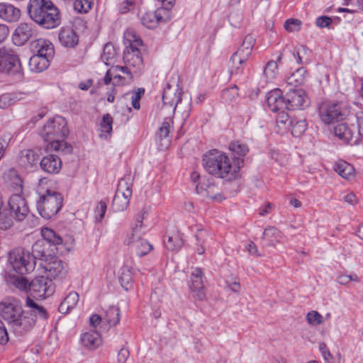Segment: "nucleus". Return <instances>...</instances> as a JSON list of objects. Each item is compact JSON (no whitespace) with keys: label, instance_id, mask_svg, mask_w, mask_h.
<instances>
[{"label":"nucleus","instance_id":"44","mask_svg":"<svg viewBox=\"0 0 363 363\" xmlns=\"http://www.w3.org/2000/svg\"><path fill=\"white\" fill-rule=\"evenodd\" d=\"M129 196L115 194L113 199L112 206L115 211H123L126 209L129 204Z\"/></svg>","mask_w":363,"mask_h":363},{"label":"nucleus","instance_id":"10","mask_svg":"<svg viewBox=\"0 0 363 363\" xmlns=\"http://www.w3.org/2000/svg\"><path fill=\"white\" fill-rule=\"evenodd\" d=\"M0 73L21 78L23 75L21 64L17 55L8 48H0Z\"/></svg>","mask_w":363,"mask_h":363},{"label":"nucleus","instance_id":"63","mask_svg":"<svg viewBox=\"0 0 363 363\" xmlns=\"http://www.w3.org/2000/svg\"><path fill=\"white\" fill-rule=\"evenodd\" d=\"M333 20L330 17L326 16H322L317 18L315 21V25L319 28H325L330 25Z\"/></svg>","mask_w":363,"mask_h":363},{"label":"nucleus","instance_id":"19","mask_svg":"<svg viewBox=\"0 0 363 363\" xmlns=\"http://www.w3.org/2000/svg\"><path fill=\"white\" fill-rule=\"evenodd\" d=\"M40 166L43 172L50 174H55L59 173L62 169V161L58 156L50 154L41 159Z\"/></svg>","mask_w":363,"mask_h":363},{"label":"nucleus","instance_id":"27","mask_svg":"<svg viewBox=\"0 0 363 363\" xmlns=\"http://www.w3.org/2000/svg\"><path fill=\"white\" fill-rule=\"evenodd\" d=\"M262 239L266 240L267 246L275 247L277 243L281 242L283 235L277 228L269 226L264 229Z\"/></svg>","mask_w":363,"mask_h":363},{"label":"nucleus","instance_id":"4","mask_svg":"<svg viewBox=\"0 0 363 363\" xmlns=\"http://www.w3.org/2000/svg\"><path fill=\"white\" fill-rule=\"evenodd\" d=\"M203 165L210 174L226 180L236 179L240 169L238 165L233 164L226 155L216 150L204 155Z\"/></svg>","mask_w":363,"mask_h":363},{"label":"nucleus","instance_id":"9","mask_svg":"<svg viewBox=\"0 0 363 363\" xmlns=\"http://www.w3.org/2000/svg\"><path fill=\"white\" fill-rule=\"evenodd\" d=\"M9 261L13 271L20 275L33 271L36 264L30 252L23 249H15L10 252Z\"/></svg>","mask_w":363,"mask_h":363},{"label":"nucleus","instance_id":"47","mask_svg":"<svg viewBox=\"0 0 363 363\" xmlns=\"http://www.w3.org/2000/svg\"><path fill=\"white\" fill-rule=\"evenodd\" d=\"M290 126L291 127V134L294 137L301 136L307 128L305 120L292 121Z\"/></svg>","mask_w":363,"mask_h":363},{"label":"nucleus","instance_id":"11","mask_svg":"<svg viewBox=\"0 0 363 363\" xmlns=\"http://www.w3.org/2000/svg\"><path fill=\"white\" fill-rule=\"evenodd\" d=\"M347 112L346 106L342 102L325 101L319 106V116L325 124L342 120Z\"/></svg>","mask_w":363,"mask_h":363},{"label":"nucleus","instance_id":"7","mask_svg":"<svg viewBox=\"0 0 363 363\" xmlns=\"http://www.w3.org/2000/svg\"><path fill=\"white\" fill-rule=\"evenodd\" d=\"M11 195L9 198L8 204L14 218L21 221L27 216L29 208L26 199L23 196V181L16 176L11 184Z\"/></svg>","mask_w":363,"mask_h":363},{"label":"nucleus","instance_id":"34","mask_svg":"<svg viewBox=\"0 0 363 363\" xmlns=\"http://www.w3.org/2000/svg\"><path fill=\"white\" fill-rule=\"evenodd\" d=\"M164 244L168 250L174 251L180 249L184 242L182 235L177 231L168 235L167 239L164 240Z\"/></svg>","mask_w":363,"mask_h":363},{"label":"nucleus","instance_id":"42","mask_svg":"<svg viewBox=\"0 0 363 363\" xmlns=\"http://www.w3.org/2000/svg\"><path fill=\"white\" fill-rule=\"evenodd\" d=\"M133 249L139 257H143L148 254L152 250V245L145 239H138Z\"/></svg>","mask_w":363,"mask_h":363},{"label":"nucleus","instance_id":"57","mask_svg":"<svg viewBox=\"0 0 363 363\" xmlns=\"http://www.w3.org/2000/svg\"><path fill=\"white\" fill-rule=\"evenodd\" d=\"M208 233L206 230H199L196 235V238L198 241V243L200 244L201 246L198 247L196 249V252L199 255H203L205 252V248L203 246L204 243L203 238L207 235Z\"/></svg>","mask_w":363,"mask_h":363},{"label":"nucleus","instance_id":"41","mask_svg":"<svg viewBox=\"0 0 363 363\" xmlns=\"http://www.w3.org/2000/svg\"><path fill=\"white\" fill-rule=\"evenodd\" d=\"M116 55L117 52L113 45L111 43H108L104 47L101 58L106 65H108L115 60Z\"/></svg>","mask_w":363,"mask_h":363},{"label":"nucleus","instance_id":"61","mask_svg":"<svg viewBox=\"0 0 363 363\" xmlns=\"http://www.w3.org/2000/svg\"><path fill=\"white\" fill-rule=\"evenodd\" d=\"M230 24L234 27H239L242 20V16L238 12H232L228 16Z\"/></svg>","mask_w":363,"mask_h":363},{"label":"nucleus","instance_id":"26","mask_svg":"<svg viewBox=\"0 0 363 363\" xmlns=\"http://www.w3.org/2000/svg\"><path fill=\"white\" fill-rule=\"evenodd\" d=\"M25 306L28 308L24 312H27L30 313V315L31 317L35 318V320L37 319L46 320L48 318V313L46 309L40 305H38L34 300L28 296L26 299Z\"/></svg>","mask_w":363,"mask_h":363},{"label":"nucleus","instance_id":"56","mask_svg":"<svg viewBox=\"0 0 363 363\" xmlns=\"http://www.w3.org/2000/svg\"><path fill=\"white\" fill-rule=\"evenodd\" d=\"M145 93V89L143 88H138L136 91L132 93L131 95V102L132 106L135 109L140 108V101L142 96Z\"/></svg>","mask_w":363,"mask_h":363},{"label":"nucleus","instance_id":"58","mask_svg":"<svg viewBox=\"0 0 363 363\" xmlns=\"http://www.w3.org/2000/svg\"><path fill=\"white\" fill-rule=\"evenodd\" d=\"M138 239H141L140 232H133L132 230L130 234L127 235L124 240V243L133 248L138 241Z\"/></svg>","mask_w":363,"mask_h":363},{"label":"nucleus","instance_id":"20","mask_svg":"<svg viewBox=\"0 0 363 363\" xmlns=\"http://www.w3.org/2000/svg\"><path fill=\"white\" fill-rule=\"evenodd\" d=\"M285 97L283 98L282 92L279 89H275L267 94V104L269 108L276 112L286 108Z\"/></svg>","mask_w":363,"mask_h":363},{"label":"nucleus","instance_id":"50","mask_svg":"<svg viewBox=\"0 0 363 363\" xmlns=\"http://www.w3.org/2000/svg\"><path fill=\"white\" fill-rule=\"evenodd\" d=\"M292 120L290 119L287 113L282 112L281 113L277 119V125L280 130H286L291 125Z\"/></svg>","mask_w":363,"mask_h":363},{"label":"nucleus","instance_id":"28","mask_svg":"<svg viewBox=\"0 0 363 363\" xmlns=\"http://www.w3.org/2000/svg\"><path fill=\"white\" fill-rule=\"evenodd\" d=\"M40 156L38 152L31 149L23 150L19 153L18 161L21 166L25 168L32 167L36 165L39 161Z\"/></svg>","mask_w":363,"mask_h":363},{"label":"nucleus","instance_id":"49","mask_svg":"<svg viewBox=\"0 0 363 363\" xmlns=\"http://www.w3.org/2000/svg\"><path fill=\"white\" fill-rule=\"evenodd\" d=\"M18 100L14 93H6L0 96V108H7Z\"/></svg>","mask_w":363,"mask_h":363},{"label":"nucleus","instance_id":"53","mask_svg":"<svg viewBox=\"0 0 363 363\" xmlns=\"http://www.w3.org/2000/svg\"><path fill=\"white\" fill-rule=\"evenodd\" d=\"M301 25L302 22L299 19L289 18L285 21L284 27L289 32H296L301 30Z\"/></svg>","mask_w":363,"mask_h":363},{"label":"nucleus","instance_id":"38","mask_svg":"<svg viewBox=\"0 0 363 363\" xmlns=\"http://www.w3.org/2000/svg\"><path fill=\"white\" fill-rule=\"evenodd\" d=\"M41 235L43 241L53 245H59L62 244V238L57 235L53 230L48 228H44L41 230Z\"/></svg>","mask_w":363,"mask_h":363},{"label":"nucleus","instance_id":"45","mask_svg":"<svg viewBox=\"0 0 363 363\" xmlns=\"http://www.w3.org/2000/svg\"><path fill=\"white\" fill-rule=\"evenodd\" d=\"M7 281L21 291L29 289L28 280L21 276H11L7 279Z\"/></svg>","mask_w":363,"mask_h":363},{"label":"nucleus","instance_id":"48","mask_svg":"<svg viewBox=\"0 0 363 363\" xmlns=\"http://www.w3.org/2000/svg\"><path fill=\"white\" fill-rule=\"evenodd\" d=\"M229 149L235 154L238 155V157H243L249 152L248 146L240 141L231 143Z\"/></svg>","mask_w":363,"mask_h":363},{"label":"nucleus","instance_id":"30","mask_svg":"<svg viewBox=\"0 0 363 363\" xmlns=\"http://www.w3.org/2000/svg\"><path fill=\"white\" fill-rule=\"evenodd\" d=\"M51 57H41L40 55H33L29 60L28 66L31 72H41L46 69L50 65Z\"/></svg>","mask_w":363,"mask_h":363},{"label":"nucleus","instance_id":"25","mask_svg":"<svg viewBox=\"0 0 363 363\" xmlns=\"http://www.w3.org/2000/svg\"><path fill=\"white\" fill-rule=\"evenodd\" d=\"M118 281L121 286L128 291L133 286V269L131 264L125 263L120 269Z\"/></svg>","mask_w":363,"mask_h":363},{"label":"nucleus","instance_id":"18","mask_svg":"<svg viewBox=\"0 0 363 363\" xmlns=\"http://www.w3.org/2000/svg\"><path fill=\"white\" fill-rule=\"evenodd\" d=\"M30 49L34 55L52 58L54 55V46L52 43L46 39L39 38L30 43Z\"/></svg>","mask_w":363,"mask_h":363},{"label":"nucleus","instance_id":"54","mask_svg":"<svg viewBox=\"0 0 363 363\" xmlns=\"http://www.w3.org/2000/svg\"><path fill=\"white\" fill-rule=\"evenodd\" d=\"M12 219L6 210L0 211V229L6 230L12 225Z\"/></svg>","mask_w":363,"mask_h":363},{"label":"nucleus","instance_id":"32","mask_svg":"<svg viewBox=\"0 0 363 363\" xmlns=\"http://www.w3.org/2000/svg\"><path fill=\"white\" fill-rule=\"evenodd\" d=\"M162 20L160 11H149L144 13L141 17L142 24L149 29L154 28L157 23Z\"/></svg>","mask_w":363,"mask_h":363},{"label":"nucleus","instance_id":"17","mask_svg":"<svg viewBox=\"0 0 363 363\" xmlns=\"http://www.w3.org/2000/svg\"><path fill=\"white\" fill-rule=\"evenodd\" d=\"M202 270L197 267L191 274L189 288L193 296L197 300L202 301L205 298V293L203 291L204 286L202 280Z\"/></svg>","mask_w":363,"mask_h":363},{"label":"nucleus","instance_id":"16","mask_svg":"<svg viewBox=\"0 0 363 363\" xmlns=\"http://www.w3.org/2000/svg\"><path fill=\"white\" fill-rule=\"evenodd\" d=\"M35 34V26L30 23H21L15 29L12 40L18 46L24 45Z\"/></svg>","mask_w":363,"mask_h":363},{"label":"nucleus","instance_id":"6","mask_svg":"<svg viewBox=\"0 0 363 363\" xmlns=\"http://www.w3.org/2000/svg\"><path fill=\"white\" fill-rule=\"evenodd\" d=\"M39 199L36 202L37 210L45 219L54 217L62 206L63 197L62 194L55 190L43 189L40 186L37 189Z\"/></svg>","mask_w":363,"mask_h":363},{"label":"nucleus","instance_id":"46","mask_svg":"<svg viewBox=\"0 0 363 363\" xmlns=\"http://www.w3.org/2000/svg\"><path fill=\"white\" fill-rule=\"evenodd\" d=\"M93 0H75L73 7L79 13H87L91 9Z\"/></svg>","mask_w":363,"mask_h":363},{"label":"nucleus","instance_id":"2","mask_svg":"<svg viewBox=\"0 0 363 363\" xmlns=\"http://www.w3.org/2000/svg\"><path fill=\"white\" fill-rule=\"evenodd\" d=\"M68 133L67 122L63 117L56 116L48 120L40 131V136L47 143L45 150L71 152L72 147L65 141Z\"/></svg>","mask_w":363,"mask_h":363},{"label":"nucleus","instance_id":"29","mask_svg":"<svg viewBox=\"0 0 363 363\" xmlns=\"http://www.w3.org/2000/svg\"><path fill=\"white\" fill-rule=\"evenodd\" d=\"M81 340L84 347L91 350L99 347L102 342L100 334L94 330L84 333Z\"/></svg>","mask_w":363,"mask_h":363},{"label":"nucleus","instance_id":"40","mask_svg":"<svg viewBox=\"0 0 363 363\" xmlns=\"http://www.w3.org/2000/svg\"><path fill=\"white\" fill-rule=\"evenodd\" d=\"M116 194L129 197L131 196L132 182L129 177H123L119 180Z\"/></svg>","mask_w":363,"mask_h":363},{"label":"nucleus","instance_id":"8","mask_svg":"<svg viewBox=\"0 0 363 363\" xmlns=\"http://www.w3.org/2000/svg\"><path fill=\"white\" fill-rule=\"evenodd\" d=\"M255 40V37L252 34H248L245 37L237 52L230 57V72L231 74H238L241 72V65L245 63L251 55Z\"/></svg>","mask_w":363,"mask_h":363},{"label":"nucleus","instance_id":"3","mask_svg":"<svg viewBox=\"0 0 363 363\" xmlns=\"http://www.w3.org/2000/svg\"><path fill=\"white\" fill-rule=\"evenodd\" d=\"M29 17L45 29H54L60 26V9L51 0H30L27 6Z\"/></svg>","mask_w":363,"mask_h":363},{"label":"nucleus","instance_id":"52","mask_svg":"<svg viewBox=\"0 0 363 363\" xmlns=\"http://www.w3.org/2000/svg\"><path fill=\"white\" fill-rule=\"evenodd\" d=\"M307 322L313 326H317L324 322L323 317L316 311H312L306 315Z\"/></svg>","mask_w":363,"mask_h":363},{"label":"nucleus","instance_id":"64","mask_svg":"<svg viewBox=\"0 0 363 363\" xmlns=\"http://www.w3.org/2000/svg\"><path fill=\"white\" fill-rule=\"evenodd\" d=\"M130 355L129 351L126 348H121L117 356V361L118 363H125Z\"/></svg>","mask_w":363,"mask_h":363},{"label":"nucleus","instance_id":"35","mask_svg":"<svg viewBox=\"0 0 363 363\" xmlns=\"http://www.w3.org/2000/svg\"><path fill=\"white\" fill-rule=\"evenodd\" d=\"M216 186L213 183H211L208 180L199 182L196 186V191L198 194L207 198H216L215 190Z\"/></svg>","mask_w":363,"mask_h":363},{"label":"nucleus","instance_id":"43","mask_svg":"<svg viewBox=\"0 0 363 363\" xmlns=\"http://www.w3.org/2000/svg\"><path fill=\"white\" fill-rule=\"evenodd\" d=\"M30 255L33 257L34 262H36V259L44 260L46 257L45 247L43 240H37L32 246V252Z\"/></svg>","mask_w":363,"mask_h":363},{"label":"nucleus","instance_id":"13","mask_svg":"<svg viewBox=\"0 0 363 363\" xmlns=\"http://www.w3.org/2000/svg\"><path fill=\"white\" fill-rule=\"evenodd\" d=\"M29 291L37 298H45L54 291L51 280L44 276L33 279L29 284Z\"/></svg>","mask_w":363,"mask_h":363},{"label":"nucleus","instance_id":"37","mask_svg":"<svg viewBox=\"0 0 363 363\" xmlns=\"http://www.w3.org/2000/svg\"><path fill=\"white\" fill-rule=\"evenodd\" d=\"M282 54L277 57V61L271 60L267 62L264 69V75L267 82H272L278 74V62L281 60Z\"/></svg>","mask_w":363,"mask_h":363},{"label":"nucleus","instance_id":"51","mask_svg":"<svg viewBox=\"0 0 363 363\" xmlns=\"http://www.w3.org/2000/svg\"><path fill=\"white\" fill-rule=\"evenodd\" d=\"M113 118L109 113L104 114L100 123L101 133H106L111 135L112 132Z\"/></svg>","mask_w":363,"mask_h":363},{"label":"nucleus","instance_id":"39","mask_svg":"<svg viewBox=\"0 0 363 363\" xmlns=\"http://www.w3.org/2000/svg\"><path fill=\"white\" fill-rule=\"evenodd\" d=\"M105 321L110 326L116 325L120 321V309L117 306H110L106 311L105 313V316L104 318Z\"/></svg>","mask_w":363,"mask_h":363},{"label":"nucleus","instance_id":"33","mask_svg":"<svg viewBox=\"0 0 363 363\" xmlns=\"http://www.w3.org/2000/svg\"><path fill=\"white\" fill-rule=\"evenodd\" d=\"M307 71L305 67L297 69L286 79V84L291 86H298L303 85L307 77Z\"/></svg>","mask_w":363,"mask_h":363},{"label":"nucleus","instance_id":"23","mask_svg":"<svg viewBox=\"0 0 363 363\" xmlns=\"http://www.w3.org/2000/svg\"><path fill=\"white\" fill-rule=\"evenodd\" d=\"M21 17V10L8 3H0V18L8 23H14Z\"/></svg>","mask_w":363,"mask_h":363},{"label":"nucleus","instance_id":"24","mask_svg":"<svg viewBox=\"0 0 363 363\" xmlns=\"http://www.w3.org/2000/svg\"><path fill=\"white\" fill-rule=\"evenodd\" d=\"M40 265L48 272V276L50 277V278L57 277L64 269L62 261L55 256L50 257L49 260H43Z\"/></svg>","mask_w":363,"mask_h":363},{"label":"nucleus","instance_id":"60","mask_svg":"<svg viewBox=\"0 0 363 363\" xmlns=\"http://www.w3.org/2000/svg\"><path fill=\"white\" fill-rule=\"evenodd\" d=\"M112 69H116V74H117V72H120V73H122L123 74H125L127 77V79H128V81H132L133 80V74H134V73L130 70L129 69V68H126L128 67V65H125L124 66H119V65H117V66H112L111 67Z\"/></svg>","mask_w":363,"mask_h":363},{"label":"nucleus","instance_id":"31","mask_svg":"<svg viewBox=\"0 0 363 363\" xmlns=\"http://www.w3.org/2000/svg\"><path fill=\"white\" fill-rule=\"evenodd\" d=\"M79 301V294L75 291L69 292L59 306V312L62 314L68 313L74 308Z\"/></svg>","mask_w":363,"mask_h":363},{"label":"nucleus","instance_id":"22","mask_svg":"<svg viewBox=\"0 0 363 363\" xmlns=\"http://www.w3.org/2000/svg\"><path fill=\"white\" fill-rule=\"evenodd\" d=\"M59 41L65 48H74L79 43V37L73 28L63 27L58 35Z\"/></svg>","mask_w":363,"mask_h":363},{"label":"nucleus","instance_id":"5","mask_svg":"<svg viewBox=\"0 0 363 363\" xmlns=\"http://www.w3.org/2000/svg\"><path fill=\"white\" fill-rule=\"evenodd\" d=\"M124 43L125 49L123 51V62L135 74H140L143 68L144 63L139 50L143 45L141 38L132 30H128L124 33Z\"/></svg>","mask_w":363,"mask_h":363},{"label":"nucleus","instance_id":"59","mask_svg":"<svg viewBox=\"0 0 363 363\" xmlns=\"http://www.w3.org/2000/svg\"><path fill=\"white\" fill-rule=\"evenodd\" d=\"M106 203L104 201H101L98 206H96L95 213H96V220L97 221H101L105 215V213L106 211Z\"/></svg>","mask_w":363,"mask_h":363},{"label":"nucleus","instance_id":"1","mask_svg":"<svg viewBox=\"0 0 363 363\" xmlns=\"http://www.w3.org/2000/svg\"><path fill=\"white\" fill-rule=\"evenodd\" d=\"M24 312L21 306L16 302L0 303V315L8 323L16 336H23L30 332L35 325V318Z\"/></svg>","mask_w":363,"mask_h":363},{"label":"nucleus","instance_id":"14","mask_svg":"<svg viewBox=\"0 0 363 363\" xmlns=\"http://www.w3.org/2000/svg\"><path fill=\"white\" fill-rule=\"evenodd\" d=\"M286 109L303 108L309 104L306 92L301 89H289L285 95Z\"/></svg>","mask_w":363,"mask_h":363},{"label":"nucleus","instance_id":"36","mask_svg":"<svg viewBox=\"0 0 363 363\" xmlns=\"http://www.w3.org/2000/svg\"><path fill=\"white\" fill-rule=\"evenodd\" d=\"M335 171L342 178L350 179L354 175V169L345 161H340L335 164Z\"/></svg>","mask_w":363,"mask_h":363},{"label":"nucleus","instance_id":"15","mask_svg":"<svg viewBox=\"0 0 363 363\" xmlns=\"http://www.w3.org/2000/svg\"><path fill=\"white\" fill-rule=\"evenodd\" d=\"M334 133L340 140L350 145H357L361 139L354 125L339 123L334 128Z\"/></svg>","mask_w":363,"mask_h":363},{"label":"nucleus","instance_id":"12","mask_svg":"<svg viewBox=\"0 0 363 363\" xmlns=\"http://www.w3.org/2000/svg\"><path fill=\"white\" fill-rule=\"evenodd\" d=\"M182 89L178 84L172 86L167 84L162 93V111L169 112L170 116L174 115L176 107L181 101Z\"/></svg>","mask_w":363,"mask_h":363},{"label":"nucleus","instance_id":"62","mask_svg":"<svg viewBox=\"0 0 363 363\" xmlns=\"http://www.w3.org/2000/svg\"><path fill=\"white\" fill-rule=\"evenodd\" d=\"M319 350L326 362H330L333 359V356L328 350L327 345L324 342L319 344Z\"/></svg>","mask_w":363,"mask_h":363},{"label":"nucleus","instance_id":"21","mask_svg":"<svg viewBox=\"0 0 363 363\" xmlns=\"http://www.w3.org/2000/svg\"><path fill=\"white\" fill-rule=\"evenodd\" d=\"M172 118L166 117L157 133V140L160 143L161 149L167 148L170 144L169 133L172 129Z\"/></svg>","mask_w":363,"mask_h":363},{"label":"nucleus","instance_id":"55","mask_svg":"<svg viewBox=\"0 0 363 363\" xmlns=\"http://www.w3.org/2000/svg\"><path fill=\"white\" fill-rule=\"evenodd\" d=\"M238 95V89L236 86L224 89L221 92V98L225 102H230Z\"/></svg>","mask_w":363,"mask_h":363}]
</instances>
